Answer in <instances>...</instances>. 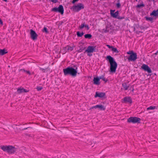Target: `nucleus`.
Segmentation results:
<instances>
[{
  "label": "nucleus",
  "instance_id": "f257e3e1",
  "mask_svg": "<svg viewBox=\"0 0 158 158\" xmlns=\"http://www.w3.org/2000/svg\"><path fill=\"white\" fill-rule=\"evenodd\" d=\"M73 67H68L63 69V72L64 75L69 74L75 77L77 73V68L76 65H74Z\"/></svg>",
  "mask_w": 158,
  "mask_h": 158
},
{
  "label": "nucleus",
  "instance_id": "f03ea898",
  "mask_svg": "<svg viewBox=\"0 0 158 158\" xmlns=\"http://www.w3.org/2000/svg\"><path fill=\"white\" fill-rule=\"evenodd\" d=\"M106 60H108L110 63V72L113 73H115L117 67V64L114 58L109 55L106 57Z\"/></svg>",
  "mask_w": 158,
  "mask_h": 158
},
{
  "label": "nucleus",
  "instance_id": "7ed1b4c3",
  "mask_svg": "<svg viewBox=\"0 0 158 158\" xmlns=\"http://www.w3.org/2000/svg\"><path fill=\"white\" fill-rule=\"evenodd\" d=\"M1 148L4 151H6L9 154L14 153L17 151V148L12 146H3L1 147Z\"/></svg>",
  "mask_w": 158,
  "mask_h": 158
},
{
  "label": "nucleus",
  "instance_id": "20e7f679",
  "mask_svg": "<svg viewBox=\"0 0 158 158\" xmlns=\"http://www.w3.org/2000/svg\"><path fill=\"white\" fill-rule=\"evenodd\" d=\"M84 6L81 3H79L77 5L73 6L71 9H73V11L75 12H78L81 9L84 8Z\"/></svg>",
  "mask_w": 158,
  "mask_h": 158
},
{
  "label": "nucleus",
  "instance_id": "39448f33",
  "mask_svg": "<svg viewBox=\"0 0 158 158\" xmlns=\"http://www.w3.org/2000/svg\"><path fill=\"white\" fill-rule=\"evenodd\" d=\"M141 119L140 118L135 117H131L129 118L127 120V122L132 123H139Z\"/></svg>",
  "mask_w": 158,
  "mask_h": 158
},
{
  "label": "nucleus",
  "instance_id": "423d86ee",
  "mask_svg": "<svg viewBox=\"0 0 158 158\" xmlns=\"http://www.w3.org/2000/svg\"><path fill=\"white\" fill-rule=\"evenodd\" d=\"M52 11L55 12H59L61 15H63L64 13V9L62 5H60L58 8L55 7L53 8L52 9Z\"/></svg>",
  "mask_w": 158,
  "mask_h": 158
},
{
  "label": "nucleus",
  "instance_id": "0eeeda50",
  "mask_svg": "<svg viewBox=\"0 0 158 158\" xmlns=\"http://www.w3.org/2000/svg\"><path fill=\"white\" fill-rule=\"evenodd\" d=\"M137 59V55L136 53L134 52L131 55H130L129 57L127 58L129 61H135Z\"/></svg>",
  "mask_w": 158,
  "mask_h": 158
},
{
  "label": "nucleus",
  "instance_id": "6e6552de",
  "mask_svg": "<svg viewBox=\"0 0 158 158\" xmlns=\"http://www.w3.org/2000/svg\"><path fill=\"white\" fill-rule=\"evenodd\" d=\"M96 46H89L87 49L85 51V52H87L88 53H93L95 51Z\"/></svg>",
  "mask_w": 158,
  "mask_h": 158
},
{
  "label": "nucleus",
  "instance_id": "1a4fd4ad",
  "mask_svg": "<svg viewBox=\"0 0 158 158\" xmlns=\"http://www.w3.org/2000/svg\"><path fill=\"white\" fill-rule=\"evenodd\" d=\"M30 34L31 38L33 40H35L37 39L38 35L32 29H31Z\"/></svg>",
  "mask_w": 158,
  "mask_h": 158
},
{
  "label": "nucleus",
  "instance_id": "9d476101",
  "mask_svg": "<svg viewBox=\"0 0 158 158\" xmlns=\"http://www.w3.org/2000/svg\"><path fill=\"white\" fill-rule=\"evenodd\" d=\"M141 69L145 71H147L149 73H151L152 72L151 69L146 64H143L141 66Z\"/></svg>",
  "mask_w": 158,
  "mask_h": 158
},
{
  "label": "nucleus",
  "instance_id": "9b49d317",
  "mask_svg": "<svg viewBox=\"0 0 158 158\" xmlns=\"http://www.w3.org/2000/svg\"><path fill=\"white\" fill-rule=\"evenodd\" d=\"M115 10H110V14L112 17L113 18H117L118 17L119 14L118 11H117L114 13Z\"/></svg>",
  "mask_w": 158,
  "mask_h": 158
},
{
  "label": "nucleus",
  "instance_id": "f8f14e48",
  "mask_svg": "<svg viewBox=\"0 0 158 158\" xmlns=\"http://www.w3.org/2000/svg\"><path fill=\"white\" fill-rule=\"evenodd\" d=\"M106 95L105 93L104 92H100L98 93L97 92H96L95 95V97L96 98L98 97L100 98L104 97Z\"/></svg>",
  "mask_w": 158,
  "mask_h": 158
},
{
  "label": "nucleus",
  "instance_id": "ddd939ff",
  "mask_svg": "<svg viewBox=\"0 0 158 158\" xmlns=\"http://www.w3.org/2000/svg\"><path fill=\"white\" fill-rule=\"evenodd\" d=\"M123 102L127 103L129 102L130 103H132V101L131 98L130 97H125L123 99Z\"/></svg>",
  "mask_w": 158,
  "mask_h": 158
},
{
  "label": "nucleus",
  "instance_id": "4468645a",
  "mask_svg": "<svg viewBox=\"0 0 158 158\" xmlns=\"http://www.w3.org/2000/svg\"><path fill=\"white\" fill-rule=\"evenodd\" d=\"M29 91L24 89V88H18L17 89V92L18 94H20L23 92H28Z\"/></svg>",
  "mask_w": 158,
  "mask_h": 158
},
{
  "label": "nucleus",
  "instance_id": "2eb2a0df",
  "mask_svg": "<svg viewBox=\"0 0 158 158\" xmlns=\"http://www.w3.org/2000/svg\"><path fill=\"white\" fill-rule=\"evenodd\" d=\"M99 81L100 79L99 77H94L93 79L94 84L96 85H99L100 84Z\"/></svg>",
  "mask_w": 158,
  "mask_h": 158
},
{
  "label": "nucleus",
  "instance_id": "dca6fc26",
  "mask_svg": "<svg viewBox=\"0 0 158 158\" xmlns=\"http://www.w3.org/2000/svg\"><path fill=\"white\" fill-rule=\"evenodd\" d=\"M122 86L124 89V90H127L129 87V85H127V83L126 82H124L122 83Z\"/></svg>",
  "mask_w": 158,
  "mask_h": 158
},
{
  "label": "nucleus",
  "instance_id": "f3484780",
  "mask_svg": "<svg viewBox=\"0 0 158 158\" xmlns=\"http://www.w3.org/2000/svg\"><path fill=\"white\" fill-rule=\"evenodd\" d=\"M95 107H96V108H98L100 110H105V108L102 105H97L95 106Z\"/></svg>",
  "mask_w": 158,
  "mask_h": 158
},
{
  "label": "nucleus",
  "instance_id": "a211bd4d",
  "mask_svg": "<svg viewBox=\"0 0 158 158\" xmlns=\"http://www.w3.org/2000/svg\"><path fill=\"white\" fill-rule=\"evenodd\" d=\"M158 15V9L157 10H154L150 14V16H156Z\"/></svg>",
  "mask_w": 158,
  "mask_h": 158
},
{
  "label": "nucleus",
  "instance_id": "6ab92c4d",
  "mask_svg": "<svg viewBox=\"0 0 158 158\" xmlns=\"http://www.w3.org/2000/svg\"><path fill=\"white\" fill-rule=\"evenodd\" d=\"M7 53V51L5 49L0 50V55H3Z\"/></svg>",
  "mask_w": 158,
  "mask_h": 158
},
{
  "label": "nucleus",
  "instance_id": "aec40b11",
  "mask_svg": "<svg viewBox=\"0 0 158 158\" xmlns=\"http://www.w3.org/2000/svg\"><path fill=\"white\" fill-rule=\"evenodd\" d=\"M104 75H104H102L100 76H99V78L100 79H102L103 81H105V83H106L108 81V80L107 79H106V78L104 77Z\"/></svg>",
  "mask_w": 158,
  "mask_h": 158
},
{
  "label": "nucleus",
  "instance_id": "412c9836",
  "mask_svg": "<svg viewBox=\"0 0 158 158\" xmlns=\"http://www.w3.org/2000/svg\"><path fill=\"white\" fill-rule=\"evenodd\" d=\"M146 20L148 21H150L151 23H152L153 21V19L152 17H149L147 16H146L144 17Z\"/></svg>",
  "mask_w": 158,
  "mask_h": 158
},
{
  "label": "nucleus",
  "instance_id": "4be33fe9",
  "mask_svg": "<svg viewBox=\"0 0 158 158\" xmlns=\"http://www.w3.org/2000/svg\"><path fill=\"white\" fill-rule=\"evenodd\" d=\"M92 35L90 34H87L85 35L84 36L85 38L91 39L92 37Z\"/></svg>",
  "mask_w": 158,
  "mask_h": 158
},
{
  "label": "nucleus",
  "instance_id": "5701e85b",
  "mask_svg": "<svg viewBox=\"0 0 158 158\" xmlns=\"http://www.w3.org/2000/svg\"><path fill=\"white\" fill-rule=\"evenodd\" d=\"M43 32H45L46 34H48L49 31L47 28L46 27H44L43 29L42 30Z\"/></svg>",
  "mask_w": 158,
  "mask_h": 158
},
{
  "label": "nucleus",
  "instance_id": "b1692460",
  "mask_svg": "<svg viewBox=\"0 0 158 158\" xmlns=\"http://www.w3.org/2000/svg\"><path fill=\"white\" fill-rule=\"evenodd\" d=\"M84 34V33L83 32H82L80 33L79 31L77 32V35L78 37H81Z\"/></svg>",
  "mask_w": 158,
  "mask_h": 158
},
{
  "label": "nucleus",
  "instance_id": "393cba45",
  "mask_svg": "<svg viewBox=\"0 0 158 158\" xmlns=\"http://www.w3.org/2000/svg\"><path fill=\"white\" fill-rule=\"evenodd\" d=\"M111 49L112 51L116 53H118V51L116 48H114L113 46V47H112Z\"/></svg>",
  "mask_w": 158,
  "mask_h": 158
},
{
  "label": "nucleus",
  "instance_id": "a878e982",
  "mask_svg": "<svg viewBox=\"0 0 158 158\" xmlns=\"http://www.w3.org/2000/svg\"><path fill=\"white\" fill-rule=\"evenodd\" d=\"M145 6L142 3V4H140L137 5L136 7L138 8H140L142 7H144Z\"/></svg>",
  "mask_w": 158,
  "mask_h": 158
},
{
  "label": "nucleus",
  "instance_id": "bb28decb",
  "mask_svg": "<svg viewBox=\"0 0 158 158\" xmlns=\"http://www.w3.org/2000/svg\"><path fill=\"white\" fill-rule=\"evenodd\" d=\"M66 48H67L68 50H70L71 51H72L73 49V47H70L69 46H67Z\"/></svg>",
  "mask_w": 158,
  "mask_h": 158
},
{
  "label": "nucleus",
  "instance_id": "cd10ccee",
  "mask_svg": "<svg viewBox=\"0 0 158 158\" xmlns=\"http://www.w3.org/2000/svg\"><path fill=\"white\" fill-rule=\"evenodd\" d=\"M156 108V106H150V107H148L147 108V110H154Z\"/></svg>",
  "mask_w": 158,
  "mask_h": 158
},
{
  "label": "nucleus",
  "instance_id": "c85d7f7f",
  "mask_svg": "<svg viewBox=\"0 0 158 158\" xmlns=\"http://www.w3.org/2000/svg\"><path fill=\"white\" fill-rule=\"evenodd\" d=\"M85 23L82 24L81 26L79 27V28L80 29H82L84 27H85Z\"/></svg>",
  "mask_w": 158,
  "mask_h": 158
},
{
  "label": "nucleus",
  "instance_id": "c756f323",
  "mask_svg": "<svg viewBox=\"0 0 158 158\" xmlns=\"http://www.w3.org/2000/svg\"><path fill=\"white\" fill-rule=\"evenodd\" d=\"M117 2H118L116 4V6L118 8H119L121 7V4L119 3V1L118 0Z\"/></svg>",
  "mask_w": 158,
  "mask_h": 158
},
{
  "label": "nucleus",
  "instance_id": "7c9ffc66",
  "mask_svg": "<svg viewBox=\"0 0 158 158\" xmlns=\"http://www.w3.org/2000/svg\"><path fill=\"white\" fill-rule=\"evenodd\" d=\"M43 89L42 87L41 86L37 87L36 88L38 91H40Z\"/></svg>",
  "mask_w": 158,
  "mask_h": 158
},
{
  "label": "nucleus",
  "instance_id": "2f4dec72",
  "mask_svg": "<svg viewBox=\"0 0 158 158\" xmlns=\"http://www.w3.org/2000/svg\"><path fill=\"white\" fill-rule=\"evenodd\" d=\"M133 51H130L129 52H127V53L128 54H130L131 55L133 53H134Z\"/></svg>",
  "mask_w": 158,
  "mask_h": 158
},
{
  "label": "nucleus",
  "instance_id": "473e14b6",
  "mask_svg": "<svg viewBox=\"0 0 158 158\" xmlns=\"http://www.w3.org/2000/svg\"><path fill=\"white\" fill-rule=\"evenodd\" d=\"M40 70H41L42 71V72L43 73L46 72V69H43V68H40Z\"/></svg>",
  "mask_w": 158,
  "mask_h": 158
},
{
  "label": "nucleus",
  "instance_id": "72a5a7b5",
  "mask_svg": "<svg viewBox=\"0 0 158 158\" xmlns=\"http://www.w3.org/2000/svg\"><path fill=\"white\" fill-rule=\"evenodd\" d=\"M117 18L119 19H124V17L118 16Z\"/></svg>",
  "mask_w": 158,
  "mask_h": 158
},
{
  "label": "nucleus",
  "instance_id": "f704fd0d",
  "mask_svg": "<svg viewBox=\"0 0 158 158\" xmlns=\"http://www.w3.org/2000/svg\"><path fill=\"white\" fill-rule=\"evenodd\" d=\"M85 27H86L87 28V30H89V26L88 25L85 24Z\"/></svg>",
  "mask_w": 158,
  "mask_h": 158
},
{
  "label": "nucleus",
  "instance_id": "c9c22d12",
  "mask_svg": "<svg viewBox=\"0 0 158 158\" xmlns=\"http://www.w3.org/2000/svg\"><path fill=\"white\" fill-rule=\"evenodd\" d=\"M51 1L54 3H56L58 2L57 0H51Z\"/></svg>",
  "mask_w": 158,
  "mask_h": 158
},
{
  "label": "nucleus",
  "instance_id": "e433bc0d",
  "mask_svg": "<svg viewBox=\"0 0 158 158\" xmlns=\"http://www.w3.org/2000/svg\"><path fill=\"white\" fill-rule=\"evenodd\" d=\"M79 0H73L72 3L73 4H74L76 2L78 1Z\"/></svg>",
  "mask_w": 158,
  "mask_h": 158
},
{
  "label": "nucleus",
  "instance_id": "4c0bfd02",
  "mask_svg": "<svg viewBox=\"0 0 158 158\" xmlns=\"http://www.w3.org/2000/svg\"><path fill=\"white\" fill-rule=\"evenodd\" d=\"M26 72L29 75H31V73H30V72L29 71H26Z\"/></svg>",
  "mask_w": 158,
  "mask_h": 158
},
{
  "label": "nucleus",
  "instance_id": "58836bf2",
  "mask_svg": "<svg viewBox=\"0 0 158 158\" xmlns=\"http://www.w3.org/2000/svg\"><path fill=\"white\" fill-rule=\"evenodd\" d=\"M103 31L105 33H106L107 32H108L109 31L108 30H107L106 29H103Z\"/></svg>",
  "mask_w": 158,
  "mask_h": 158
},
{
  "label": "nucleus",
  "instance_id": "ea45409f",
  "mask_svg": "<svg viewBox=\"0 0 158 158\" xmlns=\"http://www.w3.org/2000/svg\"><path fill=\"white\" fill-rule=\"evenodd\" d=\"M106 46L108 47V48H112V47H113L112 46H110V45H106Z\"/></svg>",
  "mask_w": 158,
  "mask_h": 158
},
{
  "label": "nucleus",
  "instance_id": "a19ab883",
  "mask_svg": "<svg viewBox=\"0 0 158 158\" xmlns=\"http://www.w3.org/2000/svg\"><path fill=\"white\" fill-rule=\"evenodd\" d=\"M83 50L81 49H79V50H78V52H82Z\"/></svg>",
  "mask_w": 158,
  "mask_h": 158
},
{
  "label": "nucleus",
  "instance_id": "79ce46f5",
  "mask_svg": "<svg viewBox=\"0 0 158 158\" xmlns=\"http://www.w3.org/2000/svg\"><path fill=\"white\" fill-rule=\"evenodd\" d=\"M0 24L2 25L3 24V22L2 20L0 19Z\"/></svg>",
  "mask_w": 158,
  "mask_h": 158
},
{
  "label": "nucleus",
  "instance_id": "37998d69",
  "mask_svg": "<svg viewBox=\"0 0 158 158\" xmlns=\"http://www.w3.org/2000/svg\"><path fill=\"white\" fill-rule=\"evenodd\" d=\"M21 71H23L24 72H26V71H27V70H25L24 69H22L20 70Z\"/></svg>",
  "mask_w": 158,
  "mask_h": 158
},
{
  "label": "nucleus",
  "instance_id": "c03bdc74",
  "mask_svg": "<svg viewBox=\"0 0 158 158\" xmlns=\"http://www.w3.org/2000/svg\"><path fill=\"white\" fill-rule=\"evenodd\" d=\"M95 106H92V107L91 108H90V109H94V108H96V107H95Z\"/></svg>",
  "mask_w": 158,
  "mask_h": 158
},
{
  "label": "nucleus",
  "instance_id": "a18cd8bd",
  "mask_svg": "<svg viewBox=\"0 0 158 158\" xmlns=\"http://www.w3.org/2000/svg\"><path fill=\"white\" fill-rule=\"evenodd\" d=\"M31 128V127H27V128H24L23 129V130H25L27 129V128Z\"/></svg>",
  "mask_w": 158,
  "mask_h": 158
},
{
  "label": "nucleus",
  "instance_id": "49530a36",
  "mask_svg": "<svg viewBox=\"0 0 158 158\" xmlns=\"http://www.w3.org/2000/svg\"><path fill=\"white\" fill-rule=\"evenodd\" d=\"M88 55L89 56H92V54H90V53H88Z\"/></svg>",
  "mask_w": 158,
  "mask_h": 158
},
{
  "label": "nucleus",
  "instance_id": "de8ad7c7",
  "mask_svg": "<svg viewBox=\"0 0 158 158\" xmlns=\"http://www.w3.org/2000/svg\"><path fill=\"white\" fill-rule=\"evenodd\" d=\"M158 54V53H157V52H156L155 53V54L156 55H157V54Z\"/></svg>",
  "mask_w": 158,
  "mask_h": 158
},
{
  "label": "nucleus",
  "instance_id": "09e8293b",
  "mask_svg": "<svg viewBox=\"0 0 158 158\" xmlns=\"http://www.w3.org/2000/svg\"><path fill=\"white\" fill-rule=\"evenodd\" d=\"M3 0L5 2H6V1H7V0Z\"/></svg>",
  "mask_w": 158,
  "mask_h": 158
},
{
  "label": "nucleus",
  "instance_id": "8fccbe9b",
  "mask_svg": "<svg viewBox=\"0 0 158 158\" xmlns=\"http://www.w3.org/2000/svg\"><path fill=\"white\" fill-rule=\"evenodd\" d=\"M136 2L137 1V0H134Z\"/></svg>",
  "mask_w": 158,
  "mask_h": 158
},
{
  "label": "nucleus",
  "instance_id": "3c124183",
  "mask_svg": "<svg viewBox=\"0 0 158 158\" xmlns=\"http://www.w3.org/2000/svg\"><path fill=\"white\" fill-rule=\"evenodd\" d=\"M134 90V89H133V90H132V91H133Z\"/></svg>",
  "mask_w": 158,
  "mask_h": 158
},
{
  "label": "nucleus",
  "instance_id": "603ef678",
  "mask_svg": "<svg viewBox=\"0 0 158 158\" xmlns=\"http://www.w3.org/2000/svg\"><path fill=\"white\" fill-rule=\"evenodd\" d=\"M157 53H158V50L157 51Z\"/></svg>",
  "mask_w": 158,
  "mask_h": 158
},
{
  "label": "nucleus",
  "instance_id": "864d4df0",
  "mask_svg": "<svg viewBox=\"0 0 158 158\" xmlns=\"http://www.w3.org/2000/svg\"><path fill=\"white\" fill-rule=\"evenodd\" d=\"M32 74H34V73H33H33H32Z\"/></svg>",
  "mask_w": 158,
  "mask_h": 158
}]
</instances>
